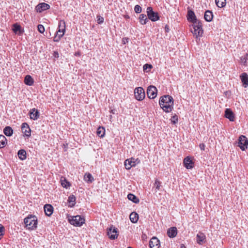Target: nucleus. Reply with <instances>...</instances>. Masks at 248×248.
<instances>
[{
	"instance_id": "obj_1",
	"label": "nucleus",
	"mask_w": 248,
	"mask_h": 248,
	"mask_svg": "<svg viewBox=\"0 0 248 248\" xmlns=\"http://www.w3.org/2000/svg\"><path fill=\"white\" fill-rule=\"evenodd\" d=\"M159 104L164 111L170 112L173 108V99L169 95H165L160 98Z\"/></svg>"
},
{
	"instance_id": "obj_2",
	"label": "nucleus",
	"mask_w": 248,
	"mask_h": 248,
	"mask_svg": "<svg viewBox=\"0 0 248 248\" xmlns=\"http://www.w3.org/2000/svg\"><path fill=\"white\" fill-rule=\"evenodd\" d=\"M25 226L28 229L34 230L37 228V219L36 217L31 215L28 216L24 220Z\"/></svg>"
},
{
	"instance_id": "obj_3",
	"label": "nucleus",
	"mask_w": 248,
	"mask_h": 248,
	"mask_svg": "<svg viewBox=\"0 0 248 248\" xmlns=\"http://www.w3.org/2000/svg\"><path fill=\"white\" fill-rule=\"evenodd\" d=\"M68 220L71 224L78 227L81 226L85 222V218L79 215L71 217V218H69Z\"/></svg>"
},
{
	"instance_id": "obj_4",
	"label": "nucleus",
	"mask_w": 248,
	"mask_h": 248,
	"mask_svg": "<svg viewBox=\"0 0 248 248\" xmlns=\"http://www.w3.org/2000/svg\"><path fill=\"white\" fill-rule=\"evenodd\" d=\"M192 28L191 29V32L196 36V37L201 36L203 33L202 29V24L201 21L195 22L192 24Z\"/></svg>"
},
{
	"instance_id": "obj_5",
	"label": "nucleus",
	"mask_w": 248,
	"mask_h": 248,
	"mask_svg": "<svg viewBox=\"0 0 248 248\" xmlns=\"http://www.w3.org/2000/svg\"><path fill=\"white\" fill-rule=\"evenodd\" d=\"M140 163V160L139 158L135 159L131 158L127 159L124 161V166L126 170H130L132 167H135L136 165Z\"/></svg>"
},
{
	"instance_id": "obj_6",
	"label": "nucleus",
	"mask_w": 248,
	"mask_h": 248,
	"mask_svg": "<svg viewBox=\"0 0 248 248\" xmlns=\"http://www.w3.org/2000/svg\"><path fill=\"white\" fill-rule=\"evenodd\" d=\"M248 140L247 138L244 135H241L238 140V146L242 151H245L248 148Z\"/></svg>"
},
{
	"instance_id": "obj_7",
	"label": "nucleus",
	"mask_w": 248,
	"mask_h": 248,
	"mask_svg": "<svg viewBox=\"0 0 248 248\" xmlns=\"http://www.w3.org/2000/svg\"><path fill=\"white\" fill-rule=\"evenodd\" d=\"M147 14L148 18L152 21L155 22L159 19V16L158 13L154 12L151 7H147Z\"/></svg>"
},
{
	"instance_id": "obj_8",
	"label": "nucleus",
	"mask_w": 248,
	"mask_h": 248,
	"mask_svg": "<svg viewBox=\"0 0 248 248\" xmlns=\"http://www.w3.org/2000/svg\"><path fill=\"white\" fill-rule=\"evenodd\" d=\"M107 235L110 239L115 240L118 236L117 229L113 225H111V226L107 229Z\"/></svg>"
},
{
	"instance_id": "obj_9",
	"label": "nucleus",
	"mask_w": 248,
	"mask_h": 248,
	"mask_svg": "<svg viewBox=\"0 0 248 248\" xmlns=\"http://www.w3.org/2000/svg\"><path fill=\"white\" fill-rule=\"evenodd\" d=\"M135 98L139 100H142L145 96L144 90L142 87H137L134 91Z\"/></svg>"
},
{
	"instance_id": "obj_10",
	"label": "nucleus",
	"mask_w": 248,
	"mask_h": 248,
	"mask_svg": "<svg viewBox=\"0 0 248 248\" xmlns=\"http://www.w3.org/2000/svg\"><path fill=\"white\" fill-rule=\"evenodd\" d=\"M157 92V89L155 86L153 85L149 86L147 90L148 97L152 99H154L156 96Z\"/></svg>"
},
{
	"instance_id": "obj_11",
	"label": "nucleus",
	"mask_w": 248,
	"mask_h": 248,
	"mask_svg": "<svg viewBox=\"0 0 248 248\" xmlns=\"http://www.w3.org/2000/svg\"><path fill=\"white\" fill-rule=\"evenodd\" d=\"M50 8V5L46 3L42 2L39 3L36 7L35 10L37 12L41 13Z\"/></svg>"
},
{
	"instance_id": "obj_12",
	"label": "nucleus",
	"mask_w": 248,
	"mask_h": 248,
	"mask_svg": "<svg viewBox=\"0 0 248 248\" xmlns=\"http://www.w3.org/2000/svg\"><path fill=\"white\" fill-rule=\"evenodd\" d=\"M21 130L24 136L29 137L31 136V130L29 125L26 123H24L21 125Z\"/></svg>"
},
{
	"instance_id": "obj_13",
	"label": "nucleus",
	"mask_w": 248,
	"mask_h": 248,
	"mask_svg": "<svg viewBox=\"0 0 248 248\" xmlns=\"http://www.w3.org/2000/svg\"><path fill=\"white\" fill-rule=\"evenodd\" d=\"M184 166L187 169H191L193 168L194 165V162L189 156H186L184 158L183 161Z\"/></svg>"
},
{
	"instance_id": "obj_14",
	"label": "nucleus",
	"mask_w": 248,
	"mask_h": 248,
	"mask_svg": "<svg viewBox=\"0 0 248 248\" xmlns=\"http://www.w3.org/2000/svg\"><path fill=\"white\" fill-rule=\"evenodd\" d=\"M29 114L30 116V119L33 120H36L39 117V112L35 108L30 109Z\"/></svg>"
},
{
	"instance_id": "obj_15",
	"label": "nucleus",
	"mask_w": 248,
	"mask_h": 248,
	"mask_svg": "<svg viewBox=\"0 0 248 248\" xmlns=\"http://www.w3.org/2000/svg\"><path fill=\"white\" fill-rule=\"evenodd\" d=\"M187 19L188 21L191 22L192 23L199 21L197 19L194 11L191 10H189L187 12Z\"/></svg>"
},
{
	"instance_id": "obj_16",
	"label": "nucleus",
	"mask_w": 248,
	"mask_h": 248,
	"mask_svg": "<svg viewBox=\"0 0 248 248\" xmlns=\"http://www.w3.org/2000/svg\"><path fill=\"white\" fill-rule=\"evenodd\" d=\"M150 248H159L160 246L159 240L156 237H153L149 242Z\"/></svg>"
},
{
	"instance_id": "obj_17",
	"label": "nucleus",
	"mask_w": 248,
	"mask_h": 248,
	"mask_svg": "<svg viewBox=\"0 0 248 248\" xmlns=\"http://www.w3.org/2000/svg\"><path fill=\"white\" fill-rule=\"evenodd\" d=\"M206 236L202 232H199L196 235L197 243L199 245H202L205 242Z\"/></svg>"
},
{
	"instance_id": "obj_18",
	"label": "nucleus",
	"mask_w": 248,
	"mask_h": 248,
	"mask_svg": "<svg viewBox=\"0 0 248 248\" xmlns=\"http://www.w3.org/2000/svg\"><path fill=\"white\" fill-rule=\"evenodd\" d=\"M225 117L231 122H233L234 121V114L230 108H226L225 109Z\"/></svg>"
},
{
	"instance_id": "obj_19",
	"label": "nucleus",
	"mask_w": 248,
	"mask_h": 248,
	"mask_svg": "<svg viewBox=\"0 0 248 248\" xmlns=\"http://www.w3.org/2000/svg\"><path fill=\"white\" fill-rule=\"evenodd\" d=\"M44 209L46 215L48 217H50L53 212L54 208L51 204H46L44 205Z\"/></svg>"
},
{
	"instance_id": "obj_20",
	"label": "nucleus",
	"mask_w": 248,
	"mask_h": 248,
	"mask_svg": "<svg viewBox=\"0 0 248 248\" xmlns=\"http://www.w3.org/2000/svg\"><path fill=\"white\" fill-rule=\"evenodd\" d=\"M243 86L245 88L248 86V75L246 73H243L240 76Z\"/></svg>"
},
{
	"instance_id": "obj_21",
	"label": "nucleus",
	"mask_w": 248,
	"mask_h": 248,
	"mask_svg": "<svg viewBox=\"0 0 248 248\" xmlns=\"http://www.w3.org/2000/svg\"><path fill=\"white\" fill-rule=\"evenodd\" d=\"M177 234V230L175 227L169 228L167 231V234L170 238L175 237Z\"/></svg>"
},
{
	"instance_id": "obj_22",
	"label": "nucleus",
	"mask_w": 248,
	"mask_h": 248,
	"mask_svg": "<svg viewBox=\"0 0 248 248\" xmlns=\"http://www.w3.org/2000/svg\"><path fill=\"white\" fill-rule=\"evenodd\" d=\"M213 18V14L210 10H206L204 13V18L207 22H210Z\"/></svg>"
},
{
	"instance_id": "obj_23",
	"label": "nucleus",
	"mask_w": 248,
	"mask_h": 248,
	"mask_svg": "<svg viewBox=\"0 0 248 248\" xmlns=\"http://www.w3.org/2000/svg\"><path fill=\"white\" fill-rule=\"evenodd\" d=\"M25 83L28 86H31L34 82L33 79L30 75H27L24 79Z\"/></svg>"
},
{
	"instance_id": "obj_24",
	"label": "nucleus",
	"mask_w": 248,
	"mask_h": 248,
	"mask_svg": "<svg viewBox=\"0 0 248 248\" xmlns=\"http://www.w3.org/2000/svg\"><path fill=\"white\" fill-rule=\"evenodd\" d=\"M3 133L6 136L10 137L13 134V130L11 127L7 126L4 128Z\"/></svg>"
},
{
	"instance_id": "obj_25",
	"label": "nucleus",
	"mask_w": 248,
	"mask_h": 248,
	"mask_svg": "<svg viewBox=\"0 0 248 248\" xmlns=\"http://www.w3.org/2000/svg\"><path fill=\"white\" fill-rule=\"evenodd\" d=\"M26 152L24 149L19 150L17 153L18 156L21 160H24L26 158Z\"/></svg>"
},
{
	"instance_id": "obj_26",
	"label": "nucleus",
	"mask_w": 248,
	"mask_h": 248,
	"mask_svg": "<svg viewBox=\"0 0 248 248\" xmlns=\"http://www.w3.org/2000/svg\"><path fill=\"white\" fill-rule=\"evenodd\" d=\"M127 198L129 200L132 201L135 203H138L140 202L139 199L135 195L129 193L127 195Z\"/></svg>"
},
{
	"instance_id": "obj_27",
	"label": "nucleus",
	"mask_w": 248,
	"mask_h": 248,
	"mask_svg": "<svg viewBox=\"0 0 248 248\" xmlns=\"http://www.w3.org/2000/svg\"><path fill=\"white\" fill-rule=\"evenodd\" d=\"M129 218L131 220V221L132 223H136L137 222L139 218V215L136 213V212H132L130 214L129 216Z\"/></svg>"
},
{
	"instance_id": "obj_28",
	"label": "nucleus",
	"mask_w": 248,
	"mask_h": 248,
	"mask_svg": "<svg viewBox=\"0 0 248 248\" xmlns=\"http://www.w3.org/2000/svg\"><path fill=\"white\" fill-rule=\"evenodd\" d=\"M76 197L74 195H70L68 199V202L69 203V207H72L74 206L76 203Z\"/></svg>"
},
{
	"instance_id": "obj_29",
	"label": "nucleus",
	"mask_w": 248,
	"mask_h": 248,
	"mask_svg": "<svg viewBox=\"0 0 248 248\" xmlns=\"http://www.w3.org/2000/svg\"><path fill=\"white\" fill-rule=\"evenodd\" d=\"M139 19L140 23L142 25L146 24L147 22L148 21V18L147 17L146 15L145 14H140Z\"/></svg>"
},
{
	"instance_id": "obj_30",
	"label": "nucleus",
	"mask_w": 248,
	"mask_h": 248,
	"mask_svg": "<svg viewBox=\"0 0 248 248\" xmlns=\"http://www.w3.org/2000/svg\"><path fill=\"white\" fill-rule=\"evenodd\" d=\"M96 133L98 137L100 138L104 137L105 134V128L103 127L99 126L97 129Z\"/></svg>"
},
{
	"instance_id": "obj_31",
	"label": "nucleus",
	"mask_w": 248,
	"mask_h": 248,
	"mask_svg": "<svg viewBox=\"0 0 248 248\" xmlns=\"http://www.w3.org/2000/svg\"><path fill=\"white\" fill-rule=\"evenodd\" d=\"M61 182L62 186L64 188H67L71 186L70 182H69L64 177L61 178Z\"/></svg>"
},
{
	"instance_id": "obj_32",
	"label": "nucleus",
	"mask_w": 248,
	"mask_h": 248,
	"mask_svg": "<svg viewBox=\"0 0 248 248\" xmlns=\"http://www.w3.org/2000/svg\"><path fill=\"white\" fill-rule=\"evenodd\" d=\"M7 139L2 135H0V148H3L7 144Z\"/></svg>"
},
{
	"instance_id": "obj_33",
	"label": "nucleus",
	"mask_w": 248,
	"mask_h": 248,
	"mask_svg": "<svg viewBox=\"0 0 248 248\" xmlns=\"http://www.w3.org/2000/svg\"><path fill=\"white\" fill-rule=\"evenodd\" d=\"M58 30L65 31V22L63 20L59 21Z\"/></svg>"
},
{
	"instance_id": "obj_34",
	"label": "nucleus",
	"mask_w": 248,
	"mask_h": 248,
	"mask_svg": "<svg viewBox=\"0 0 248 248\" xmlns=\"http://www.w3.org/2000/svg\"><path fill=\"white\" fill-rule=\"evenodd\" d=\"M217 6L219 8H223L226 4V0H215Z\"/></svg>"
},
{
	"instance_id": "obj_35",
	"label": "nucleus",
	"mask_w": 248,
	"mask_h": 248,
	"mask_svg": "<svg viewBox=\"0 0 248 248\" xmlns=\"http://www.w3.org/2000/svg\"><path fill=\"white\" fill-rule=\"evenodd\" d=\"M84 179L86 182H87L89 183H92L94 180L92 174L89 173L85 174L84 176Z\"/></svg>"
},
{
	"instance_id": "obj_36",
	"label": "nucleus",
	"mask_w": 248,
	"mask_h": 248,
	"mask_svg": "<svg viewBox=\"0 0 248 248\" xmlns=\"http://www.w3.org/2000/svg\"><path fill=\"white\" fill-rule=\"evenodd\" d=\"M21 26L17 23L13 25V31L15 33L21 32Z\"/></svg>"
},
{
	"instance_id": "obj_37",
	"label": "nucleus",
	"mask_w": 248,
	"mask_h": 248,
	"mask_svg": "<svg viewBox=\"0 0 248 248\" xmlns=\"http://www.w3.org/2000/svg\"><path fill=\"white\" fill-rule=\"evenodd\" d=\"M241 62L243 63L244 65H247V61L248 60V54H246L244 56L240 58Z\"/></svg>"
},
{
	"instance_id": "obj_38",
	"label": "nucleus",
	"mask_w": 248,
	"mask_h": 248,
	"mask_svg": "<svg viewBox=\"0 0 248 248\" xmlns=\"http://www.w3.org/2000/svg\"><path fill=\"white\" fill-rule=\"evenodd\" d=\"M154 186L155 187V192H157V190H159L160 189V187L161 186V182L157 179H156L155 180Z\"/></svg>"
},
{
	"instance_id": "obj_39",
	"label": "nucleus",
	"mask_w": 248,
	"mask_h": 248,
	"mask_svg": "<svg viewBox=\"0 0 248 248\" xmlns=\"http://www.w3.org/2000/svg\"><path fill=\"white\" fill-rule=\"evenodd\" d=\"M143 70L146 72L150 71L153 68V66L150 64L146 63L143 65Z\"/></svg>"
},
{
	"instance_id": "obj_40",
	"label": "nucleus",
	"mask_w": 248,
	"mask_h": 248,
	"mask_svg": "<svg viewBox=\"0 0 248 248\" xmlns=\"http://www.w3.org/2000/svg\"><path fill=\"white\" fill-rule=\"evenodd\" d=\"M171 121L173 124H176L178 122V116L177 115L174 114L171 118Z\"/></svg>"
},
{
	"instance_id": "obj_41",
	"label": "nucleus",
	"mask_w": 248,
	"mask_h": 248,
	"mask_svg": "<svg viewBox=\"0 0 248 248\" xmlns=\"http://www.w3.org/2000/svg\"><path fill=\"white\" fill-rule=\"evenodd\" d=\"M134 11L135 13L139 14L141 12L142 8L140 5H136L134 7Z\"/></svg>"
},
{
	"instance_id": "obj_42",
	"label": "nucleus",
	"mask_w": 248,
	"mask_h": 248,
	"mask_svg": "<svg viewBox=\"0 0 248 248\" xmlns=\"http://www.w3.org/2000/svg\"><path fill=\"white\" fill-rule=\"evenodd\" d=\"M62 37V35L61 34L58 33V35L56 34L54 37L53 41L56 42H58L60 40L61 38Z\"/></svg>"
},
{
	"instance_id": "obj_43",
	"label": "nucleus",
	"mask_w": 248,
	"mask_h": 248,
	"mask_svg": "<svg viewBox=\"0 0 248 248\" xmlns=\"http://www.w3.org/2000/svg\"><path fill=\"white\" fill-rule=\"evenodd\" d=\"M37 28H38V31H39V32H40L41 33H43L45 31V28L41 24L38 25L37 26Z\"/></svg>"
},
{
	"instance_id": "obj_44",
	"label": "nucleus",
	"mask_w": 248,
	"mask_h": 248,
	"mask_svg": "<svg viewBox=\"0 0 248 248\" xmlns=\"http://www.w3.org/2000/svg\"><path fill=\"white\" fill-rule=\"evenodd\" d=\"M98 18L97 19V22L98 24H101L104 22V18L100 16H97V17Z\"/></svg>"
},
{
	"instance_id": "obj_45",
	"label": "nucleus",
	"mask_w": 248,
	"mask_h": 248,
	"mask_svg": "<svg viewBox=\"0 0 248 248\" xmlns=\"http://www.w3.org/2000/svg\"><path fill=\"white\" fill-rule=\"evenodd\" d=\"M4 230V228L3 226L0 224V239H1V236H2L3 235V232Z\"/></svg>"
},
{
	"instance_id": "obj_46",
	"label": "nucleus",
	"mask_w": 248,
	"mask_h": 248,
	"mask_svg": "<svg viewBox=\"0 0 248 248\" xmlns=\"http://www.w3.org/2000/svg\"><path fill=\"white\" fill-rule=\"evenodd\" d=\"M199 146L202 150L204 151L205 150V145L204 143H201Z\"/></svg>"
},
{
	"instance_id": "obj_47",
	"label": "nucleus",
	"mask_w": 248,
	"mask_h": 248,
	"mask_svg": "<svg viewBox=\"0 0 248 248\" xmlns=\"http://www.w3.org/2000/svg\"><path fill=\"white\" fill-rule=\"evenodd\" d=\"M64 32L65 31H60V30H58L56 32V34L57 35H58V33H60V34H61L62 35V37L63 36L64 34Z\"/></svg>"
},
{
	"instance_id": "obj_48",
	"label": "nucleus",
	"mask_w": 248,
	"mask_h": 248,
	"mask_svg": "<svg viewBox=\"0 0 248 248\" xmlns=\"http://www.w3.org/2000/svg\"><path fill=\"white\" fill-rule=\"evenodd\" d=\"M53 56L56 58H58L59 57V53L57 51H54L53 53Z\"/></svg>"
},
{
	"instance_id": "obj_49",
	"label": "nucleus",
	"mask_w": 248,
	"mask_h": 248,
	"mask_svg": "<svg viewBox=\"0 0 248 248\" xmlns=\"http://www.w3.org/2000/svg\"><path fill=\"white\" fill-rule=\"evenodd\" d=\"M165 31L167 32H168L169 31L170 29H169V27L168 25H166L165 26Z\"/></svg>"
},
{
	"instance_id": "obj_50",
	"label": "nucleus",
	"mask_w": 248,
	"mask_h": 248,
	"mask_svg": "<svg viewBox=\"0 0 248 248\" xmlns=\"http://www.w3.org/2000/svg\"><path fill=\"white\" fill-rule=\"evenodd\" d=\"M124 17L125 19H129L130 18V16L127 15H124Z\"/></svg>"
},
{
	"instance_id": "obj_51",
	"label": "nucleus",
	"mask_w": 248,
	"mask_h": 248,
	"mask_svg": "<svg viewBox=\"0 0 248 248\" xmlns=\"http://www.w3.org/2000/svg\"><path fill=\"white\" fill-rule=\"evenodd\" d=\"M180 248H186V247H185V246L184 244H182L181 245Z\"/></svg>"
},
{
	"instance_id": "obj_52",
	"label": "nucleus",
	"mask_w": 248,
	"mask_h": 248,
	"mask_svg": "<svg viewBox=\"0 0 248 248\" xmlns=\"http://www.w3.org/2000/svg\"><path fill=\"white\" fill-rule=\"evenodd\" d=\"M111 112L113 114H114V112L113 111V110H111Z\"/></svg>"
},
{
	"instance_id": "obj_53",
	"label": "nucleus",
	"mask_w": 248,
	"mask_h": 248,
	"mask_svg": "<svg viewBox=\"0 0 248 248\" xmlns=\"http://www.w3.org/2000/svg\"><path fill=\"white\" fill-rule=\"evenodd\" d=\"M128 248H131V247H128Z\"/></svg>"
}]
</instances>
